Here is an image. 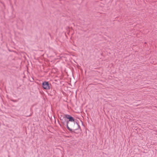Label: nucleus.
<instances>
[{
  "label": "nucleus",
  "instance_id": "1",
  "mask_svg": "<svg viewBox=\"0 0 157 157\" xmlns=\"http://www.w3.org/2000/svg\"><path fill=\"white\" fill-rule=\"evenodd\" d=\"M64 117L69 120V121L67 122V126L68 129L69 130L71 131L72 129H71L69 127V126H70L72 128H73L75 124L74 120L72 117L69 115H65Z\"/></svg>",
  "mask_w": 157,
  "mask_h": 157
},
{
  "label": "nucleus",
  "instance_id": "2",
  "mask_svg": "<svg viewBox=\"0 0 157 157\" xmlns=\"http://www.w3.org/2000/svg\"><path fill=\"white\" fill-rule=\"evenodd\" d=\"M42 85L44 89L47 90H48L50 89V86L48 82H43Z\"/></svg>",
  "mask_w": 157,
  "mask_h": 157
}]
</instances>
